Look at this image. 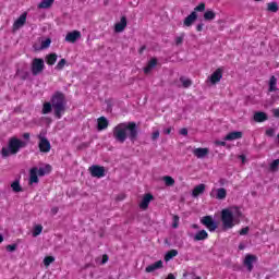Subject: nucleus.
<instances>
[{
	"label": "nucleus",
	"mask_w": 279,
	"mask_h": 279,
	"mask_svg": "<svg viewBox=\"0 0 279 279\" xmlns=\"http://www.w3.org/2000/svg\"><path fill=\"white\" fill-rule=\"evenodd\" d=\"M128 133H129V138L131 141H136V136L138 135V131H136V123L134 122H124L118 124L113 129V138L118 141V143H125L128 140Z\"/></svg>",
	"instance_id": "f257e3e1"
},
{
	"label": "nucleus",
	"mask_w": 279,
	"mask_h": 279,
	"mask_svg": "<svg viewBox=\"0 0 279 279\" xmlns=\"http://www.w3.org/2000/svg\"><path fill=\"white\" fill-rule=\"evenodd\" d=\"M241 209L239 207H229L221 210V222L223 230H232L234 226L241 223Z\"/></svg>",
	"instance_id": "f03ea898"
},
{
	"label": "nucleus",
	"mask_w": 279,
	"mask_h": 279,
	"mask_svg": "<svg viewBox=\"0 0 279 279\" xmlns=\"http://www.w3.org/2000/svg\"><path fill=\"white\" fill-rule=\"evenodd\" d=\"M52 108L54 110V117L62 119V114L66 111V98L64 94L56 92L51 97Z\"/></svg>",
	"instance_id": "7ed1b4c3"
},
{
	"label": "nucleus",
	"mask_w": 279,
	"mask_h": 279,
	"mask_svg": "<svg viewBox=\"0 0 279 279\" xmlns=\"http://www.w3.org/2000/svg\"><path fill=\"white\" fill-rule=\"evenodd\" d=\"M22 147H25V142H23L16 137H11L9 140V146L3 147L1 150V154H2L3 158H8V156L19 154V151Z\"/></svg>",
	"instance_id": "20e7f679"
},
{
	"label": "nucleus",
	"mask_w": 279,
	"mask_h": 279,
	"mask_svg": "<svg viewBox=\"0 0 279 279\" xmlns=\"http://www.w3.org/2000/svg\"><path fill=\"white\" fill-rule=\"evenodd\" d=\"M38 140H39V149L40 151H43L44 154H48V151H51V143H49V140H47V137H45V133L40 132L38 134Z\"/></svg>",
	"instance_id": "39448f33"
},
{
	"label": "nucleus",
	"mask_w": 279,
	"mask_h": 279,
	"mask_svg": "<svg viewBox=\"0 0 279 279\" xmlns=\"http://www.w3.org/2000/svg\"><path fill=\"white\" fill-rule=\"evenodd\" d=\"M45 71V60L35 58L32 63L33 75H38Z\"/></svg>",
	"instance_id": "423d86ee"
},
{
	"label": "nucleus",
	"mask_w": 279,
	"mask_h": 279,
	"mask_svg": "<svg viewBox=\"0 0 279 279\" xmlns=\"http://www.w3.org/2000/svg\"><path fill=\"white\" fill-rule=\"evenodd\" d=\"M210 197H213L214 199H226V197H228V191H226V189L223 187H214L211 189L210 193H209Z\"/></svg>",
	"instance_id": "0eeeda50"
},
{
	"label": "nucleus",
	"mask_w": 279,
	"mask_h": 279,
	"mask_svg": "<svg viewBox=\"0 0 279 279\" xmlns=\"http://www.w3.org/2000/svg\"><path fill=\"white\" fill-rule=\"evenodd\" d=\"M202 223L204 227L207 228V230H209V232H215V230H217L218 226L217 222L215 221V219L211 218V216H205L202 218Z\"/></svg>",
	"instance_id": "6e6552de"
},
{
	"label": "nucleus",
	"mask_w": 279,
	"mask_h": 279,
	"mask_svg": "<svg viewBox=\"0 0 279 279\" xmlns=\"http://www.w3.org/2000/svg\"><path fill=\"white\" fill-rule=\"evenodd\" d=\"M258 260L256 255L246 254L243 260L244 267H246L247 271H252L254 269V264Z\"/></svg>",
	"instance_id": "1a4fd4ad"
},
{
	"label": "nucleus",
	"mask_w": 279,
	"mask_h": 279,
	"mask_svg": "<svg viewBox=\"0 0 279 279\" xmlns=\"http://www.w3.org/2000/svg\"><path fill=\"white\" fill-rule=\"evenodd\" d=\"M89 173L92 178H105L106 177V168L101 166H92L89 167Z\"/></svg>",
	"instance_id": "9d476101"
},
{
	"label": "nucleus",
	"mask_w": 279,
	"mask_h": 279,
	"mask_svg": "<svg viewBox=\"0 0 279 279\" xmlns=\"http://www.w3.org/2000/svg\"><path fill=\"white\" fill-rule=\"evenodd\" d=\"M223 77V70L221 68H218L210 76H208V82L210 84H219L221 82V78Z\"/></svg>",
	"instance_id": "9b49d317"
},
{
	"label": "nucleus",
	"mask_w": 279,
	"mask_h": 279,
	"mask_svg": "<svg viewBox=\"0 0 279 279\" xmlns=\"http://www.w3.org/2000/svg\"><path fill=\"white\" fill-rule=\"evenodd\" d=\"M82 38V33L80 31H73L66 34L65 41L66 43H75Z\"/></svg>",
	"instance_id": "f8f14e48"
},
{
	"label": "nucleus",
	"mask_w": 279,
	"mask_h": 279,
	"mask_svg": "<svg viewBox=\"0 0 279 279\" xmlns=\"http://www.w3.org/2000/svg\"><path fill=\"white\" fill-rule=\"evenodd\" d=\"M197 21V14L193 11L190 15H187L183 21V27H192L193 23Z\"/></svg>",
	"instance_id": "ddd939ff"
},
{
	"label": "nucleus",
	"mask_w": 279,
	"mask_h": 279,
	"mask_svg": "<svg viewBox=\"0 0 279 279\" xmlns=\"http://www.w3.org/2000/svg\"><path fill=\"white\" fill-rule=\"evenodd\" d=\"M151 199H154V196L151 194L144 195V197L142 198V201L140 203V208L142 210H147V208H149V204H150Z\"/></svg>",
	"instance_id": "4468645a"
},
{
	"label": "nucleus",
	"mask_w": 279,
	"mask_h": 279,
	"mask_svg": "<svg viewBox=\"0 0 279 279\" xmlns=\"http://www.w3.org/2000/svg\"><path fill=\"white\" fill-rule=\"evenodd\" d=\"M162 260L155 262L146 267V274H154V271H158V269H162Z\"/></svg>",
	"instance_id": "2eb2a0df"
},
{
	"label": "nucleus",
	"mask_w": 279,
	"mask_h": 279,
	"mask_svg": "<svg viewBox=\"0 0 279 279\" xmlns=\"http://www.w3.org/2000/svg\"><path fill=\"white\" fill-rule=\"evenodd\" d=\"M27 21V13H23L13 24V29H21Z\"/></svg>",
	"instance_id": "dca6fc26"
},
{
	"label": "nucleus",
	"mask_w": 279,
	"mask_h": 279,
	"mask_svg": "<svg viewBox=\"0 0 279 279\" xmlns=\"http://www.w3.org/2000/svg\"><path fill=\"white\" fill-rule=\"evenodd\" d=\"M125 27H128V20L125 19V16H123L121 17L120 22H118L114 25V32H117L118 34H121V32H123Z\"/></svg>",
	"instance_id": "f3484780"
},
{
	"label": "nucleus",
	"mask_w": 279,
	"mask_h": 279,
	"mask_svg": "<svg viewBox=\"0 0 279 279\" xmlns=\"http://www.w3.org/2000/svg\"><path fill=\"white\" fill-rule=\"evenodd\" d=\"M243 138V132L234 131L226 135L225 141H239Z\"/></svg>",
	"instance_id": "a211bd4d"
},
{
	"label": "nucleus",
	"mask_w": 279,
	"mask_h": 279,
	"mask_svg": "<svg viewBox=\"0 0 279 279\" xmlns=\"http://www.w3.org/2000/svg\"><path fill=\"white\" fill-rule=\"evenodd\" d=\"M204 191H206V184L201 183L196 185L192 191V197H199V195H203Z\"/></svg>",
	"instance_id": "6ab92c4d"
},
{
	"label": "nucleus",
	"mask_w": 279,
	"mask_h": 279,
	"mask_svg": "<svg viewBox=\"0 0 279 279\" xmlns=\"http://www.w3.org/2000/svg\"><path fill=\"white\" fill-rule=\"evenodd\" d=\"M157 64H158V60L156 58L150 59L147 65L144 68V73L146 75L151 73V70L156 69Z\"/></svg>",
	"instance_id": "aec40b11"
},
{
	"label": "nucleus",
	"mask_w": 279,
	"mask_h": 279,
	"mask_svg": "<svg viewBox=\"0 0 279 279\" xmlns=\"http://www.w3.org/2000/svg\"><path fill=\"white\" fill-rule=\"evenodd\" d=\"M209 151L210 150L208 148H195L193 150V154L196 158H206V156H208Z\"/></svg>",
	"instance_id": "412c9836"
},
{
	"label": "nucleus",
	"mask_w": 279,
	"mask_h": 279,
	"mask_svg": "<svg viewBox=\"0 0 279 279\" xmlns=\"http://www.w3.org/2000/svg\"><path fill=\"white\" fill-rule=\"evenodd\" d=\"M253 119H254V121H256V123H263V122L267 121L268 117H267V113H265L263 111H257L254 113Z\"/></svg>",
	"instance_id": "4be33fe9"
},
{
	"label": "nucleus",
	"mask_w": 279,
	"mask_h": 279,
	"mask_svg": "<svg viewBox=\"0 0 279 279\" xmlns=\"http://www.w3.org/2000/svg\"><path fill=\"white\" fill-rule=\"evenodd\" d=\"M29 184H38V168L31 169Z\"/></svg>",
	"instance_id": "5701e85b"
},
{
	"label": "nucleus",
	"mask_w": 279,
	"mask_h": 279,
	"mask_svg": "<svg viewBox=\"0 0 279 279\" xmlns=\"http://www.w3.org/2000/svg\"><path fill=\"white\" fill-rule=\"evenodd\" d=\"M109 125L108 119L106 117H100L98 119V131L101 132V130H106Z\"/></svg>",
	"instance_id": "b1692460"
},
{
	"label": "nucleus",
	"mask_w": 279,
	"mask_h": 279,
	"mask_svg": "<svg viewBox=\"0 0 279 279\" xmlns=\"http://www.w3.org/2000/svg\"><path fill=\"white\" fill-rule=\"evenodd\" d=\"M278 78L276 76H271L269 81V93H276L278 90Z\"/></svg>",
	"instance_id": "393cba45"
},
{
	"label": "nucleus",
	"mask_w": 279,
	"mask_h": 279,
	"mask_svg": "<svg viewBox=\"0 0 279 279\" xmlns=\"http://www.w3.org/2000/svg\"><path fill=\"white\" fill-rule=\"evenodd\" d=\"M37 173L40 177L47 175L48 173H51V166L50 165H46L44 167H40L39 169L37 168Z\"/></svg>",
	"instance_id": "a878e982"
},
{
	"label": "nucleus",
	"mask_w": 279,
	"mask_h": 279,
	"mask_svg": "<svg viewBox=\"0 0 279 279\" xmlns=\"http://www.w3.org/2000/svg\"><path fill=\"white\" fill-rule=\"evenodd\" d=\"M216 16H217V13H215V11L210 9L206 10L204 13L205 21H215Z\"/></svg>",
	"instance_id": "bb28decb"
},
{
	"label": "nucleus",
	"mask_w": 279,
	"mask_h": 279,
	"mask_svg": "<svg viewBox=\"0 0 279 279\" xmlns=\"http://www.w3.org/2000/svg\"><path fill=\"white\" fill-rule=\"evenodd\" d=\"M53 1H56V0H43V1L38 4V9H39V10H47V9H49L51 5H53Z\"/></svg>",
	"instance_id": "cd10ccee"
},
{
	"label": "nucleus",
	"mask_w": 279,
	"mask_h": 279,
	"mask_svg": "<svg viewBox=\"0 0 279 279\" xmlns=\"http://www.w3.org/2000/svg\"><path fill=\"white\" fill-rule=\"evenodd\" d=\"M57 60H58V54H56V53H50L46 57V62L50 66H53V64H56Z\"/></svg>",
	"instance_id": "c85d7f7f"
},
{
	"label": "nucleus",
	"mask_w": 279,
	"mask_h": 279,
	"mask_svg": "<svg viewBox=\"0 0 279 279\" xmlns=\"http://www.w3.org/2000/svg\"><path fill=\"white\" fill-rule=\"evenodd\" d=\"M204 239H208L206 230H202L194 235V241H204Z\"/></svg>",
	"instance_id": "c756f323"
},
{
	"label": "nucleus",
	"mask_w": 279,
	"mask_h": 279,
	"mask_svg": "<svg viewBox=\"0 0 279 279\" xmlns=\"http://www.w3.org/2000/svg\"><path fill=\"white\" fill-rule=\"evenodd\" d=\"M180 82L182 83L183 88H189L193 85V81L186 78L185 76H181Z\"/></svg>",
	"instance_id": "7c9ffc66"
},
{
	"label": "nucleus",
	"mask_w": 279,
	"mask_h": 279,
	"mask_svg": "<svg viewBox=\"0 0 279 279\" xmlns=\"http://www.w3.org/2000/svg\"><path fill=\"white\" fill-rule=\"evenodd\" d=\"M53 108L51 102H45L41 109L43 114H49Z\"/></svg>",
	"instance_id": "2f4dec72"
},
{
	"label": "nucleus",
	"mask_w": 279,
	"mask_h": 279,
	"mask_svg": "<svg viewBox=\"0 0 279 279\" xmlns=\"http://www.w3.org/2000/svg\"><path fill=\"white\" fill-rule=\"evenodd\" d=\"M162 181L165 182L166 186H173V184H175V180L170 175L163 177Z\"/></svg>",
	"instance_id": "473e14b6"
},
{
	"label": "nucleus",
	"mask_w": 279,
	"mask_h": 279,
	"mask_svg": "<svg viewBox=\"0 0 279 279\" xmlns=\"http://www.w3.org/2000/svg\"><path fill=\"white\" fill-rule=\"evenodd\" d=\"M175 256H178V251L171 250V251H169V252L166 254L165 260H166V262H169V260H171V258H175Z\"/></svg>",
	"instance_id": "72a5a7b5"
},
{
	"label": "nucleus",
	"mask_w": 279,
	"mask_h": 279,
	"mask_svg": "<svg viewBox=\"0 0 279 279\" xmlns=\"http://www.w3.org/2000/svg\"><path fill=\"white\" fill-rule=\"evenodd\" d=\"M11 189L14 193H21L23 191V187H21V184L19 183V181H14L11 184Z\"/></svg>",
	"instance_id": "f704fd0d"
},
{
	"label": "nucleus",
	"mask_w": 279,
	"mask_h": 279,
	"mask_svg": "<svg viewBox=\"0 0 279 279\" xmlns=\"http://www.w3.org/2000/svg\"><path fill=\"white\" fill-rule=\"evenodd\" d=\"M268 12H278V2H269L267 4Z\"/></svg>",
	"instance_id": "c9c22d12"
},
{
	"label": "nucleus",
	"mask_w": 279,
	"mask_h": 279,
	"mask_svg": "<svg viewBox=\"0 0 279 279\" xmlns=\"http://www.w3.org/2000/svg\"><path fill=\"white\" fill-rule=\"evenodd\" d=\"M41 232H43V227H41V225H36V226L33 228L32 234H33V236H38L39 234H41Z\"/></svg>",
	"instance_id": "e433bc0d"
},
{
	"label": "nucleus",
	"mask_w": 279,
	"mask_h": 279,
	"mask_svg": "<svg viewBox=\"0 0 279 279\" xmlns=\"http://www.w3.org/2000/svg\"><path fill=\"white\" fill-rule=\"evenodd\" d=\"M54 262H56V257H53V256H46L44 258L45 267H49V265H51V263H54Z\"/></svg>",
	"instance_id": "4c0bfd02"
},
{
	"label": "nucleus",
	"mask_w": 279,
	"mask_h": 279,
	"mask_svg": "<svg viewBox=\"0 0 279 279\" xmlns=\"http://www.w3.org/2000/svg\"><path fill=\"white\" fill-rule=\"evenodd\" d=\"M65 64H66V60L65 59H61L58 62V64L56 65L57 71H62V69H64Z\"/></svg>",
	"instance_id": "58836bf2"
},
{
	"label": "nucleus",
	"mask_w": 279,
	"mask_h": 279,
	"mask_svg": "<svg viewBox=\"0 0 279 279\" xmlns=\"http://www.w3.org/2000/svg\"><path fill=\"white\" fill-rule=\"evenodd\" d=\"M206 10V3L202 2L197 7L194 8V12H204Z\"/></svg>",
	"instance_id": "ea45409f"
},
{
	"label": "nucleus",
	"mask_w": 279,
	"mask_h": 279,
	"mask_svg": "<svg viewBox=\"0 0 279 279\" xmlns=\"http://www.w3.org/2000/svg\"><path fill=\"white\" fill-rule=\"evenodd\" d=\"M278 167H279V159H276L270 163V171H278Z\"/></svg>",
	"instance_id": "a19ab883"
},
{
	"label": "nucleus",
	"mask_w": 279,
	"mask_h": 279,
	"mask_svg": "<svg viewBox=\"0 0 279 279\" xmlns=\"http://www.w3.org/2000/svg\"><path fill=\"white\" fill-rule=\"evenodd\" d=\"M180 226V217L179 216H173L172 218V228H178Z\"/></svg>",
	"instance_id": "79ce46f5"
},
{
	"label": "nucleus",
	"mask_w": 279,
	"mask_h": 279,
	"mask_svg": "<svg viewBox=\"0 0 279 279\" xmlns=\"http://www.w3.org/2000/svg\"><path fill=\"white\" fill-rule=\"evenodd\" d=\"M184 33H182L180 36L175 37V45H182L184 43Z\"/></svg>",
	"instance_id": "37998d69"
},
{
	"label": "nucleus",
	"mask_w": 279,
	"mask_h": 279,
	"mask_svg": "<svg viewBox=\"0 0 279 279\" xmlns=\"http://www.w3.org/2000/svg\"><path fill=\"white\" fill-rule=\"evenodd\" d=\"M49 45H51V39H45L44 41H41V49H47Z\"/></svg>",
	"instance_id": "c03bdc74"
},
{
	"label": "nucleus",
	"mask_w": 279,
	"mask_h": 279,
	"mask_svg": "<svg viewBox=\"0 0 279 279\" xmlns=\"http://www.w3.org/2000/svg\"><path fill=\"white\" fill-rule=\"evenodd\" d=\"M247 232H250V227H245L240 231L241 236H245V234H247Z\"/></svg>",
	"instance_id": "a18cd8bd"
},
{
	"label": "nucleus",
	"mask_w": 279,
	"mask_h": 279,
	"mask_svg": "<svg viewBox=\"0 0 279 279\" xmlns=\"http://www.w3.org/2000/svg\"><path fill=\"white\" fill-rule=\"evenodd\" d=\"M276 134V130L275 129H268L267 131H266V135L267 136H274Z\"/></svg>",
	"instance_id": "49530a36"
},
{
	"label": "nucleus",
	"mask_w": 279,
	"mask_h": 279,
	"mask_svg": "<svg viewBox=\"0 0 279 279\" xmlns=\"http://www.w3.org/2000/svg\"><path fill=\"white\" fill-rule=\"evenodd\" d=\"M108 260H109V257H108V255H102V258H101V262H100V265H106V263H108Z\"/></svg>",
	"instance_id": "de8ad7c7"
},
{
	"label": "nucleus",
	"mask_w": 279,
	"mask_h": 279,
	"mask_svg": "<svg viewBox=\"0 0 279 279\" xmlns=\"http://www.w3.org/2000/svg\"><path fill=\"white\" fill-rule=\"evenodd\" d=\"M7 252H16V245H8Z\"/></svg>",
	"instance_id": "09e8293b"
},
{
	"label": "nucleus",
	"mask_w": 279,
	"mask_h": 279,
	"mask_svg": "<svg viewBox=\"0 0 279 279\" xmlns=\"http://www.w3.org/2000/svg\"><path fill=\"white\" fill-rule=\"evenodd\" d=\"M238 158L241 160L242 165H245V162H247V158L245 157V155H240Z\"/></svg>",
	"instance_id": "8fccbe9b"
},
{
	"label": "nucleus",
	"mask_w": 279,
	"mask_h": 279,
	"mask_svg": "<svg viewBox=\"0 0 279 279\" xmlns=\"http://www.w3.org/2000/svg\"><path fill=\"white\" fill-rule=\"evenodd\" d=\"M159 136H160V132L155 131V132L153 133L151 138H153V141H156V138H158Z\"/></svg>",
	"instance_id": "3c124183"
},
{
	"label": "nucleus",
	"mask_w": 279,
	"mask_h": 279,
	"mask_svg": "<svg viewBox=\"0 0 279 279\" xmlns=\"http://www.w3.org/2000/svg\"><path fill=\"white\" fill-rule=\"evenodd\" d=\"M180 134H181L182 136H186V135L189 134V130H186V129H181V130H180Z\"/></svg>",
	"instance_id": "603ef678"
},
{
	"label": "nucleus",
	"mask_w": 279,
	"mask_h": 279,
	"mask_svg": "<svg viewBox=\"0 0 279 279\" xmlns=\"http://www.w3.org/2000/svg\"><path fill=\"white\" fill-rule=\"evenodd\" d=\"M204 29V24H197V26H196V31L197 32H202Z\"/></svg>",
	"instance_id": "864d4df0"
},
{
	"label": "nucleus",
	"mask_w": 279,
	"mask_h": 279,
	"mask_svg": "<svg viewBox=\"0 0 279 279\" xmlns=\"http://www.w3.org/2000/svg\"><path fill=\"white\" fill-rule=\"evenodd\" d=\"M216 145H220L221 147H226V142L217 141Z\"/></svg>",
	"instance_id": "5fc2aeb1"
},
{
	"label": "nucleus",
	"mask_w": 279,
	"mask_h": 279,
	"mask_svg": "<svg viewBox=\"0 0 279 279\" xmlns=\"http://www.w3.org/2000/svg\"><path fill=\"white\" fill-rule=\"evenodd\" d=\"M171 130H172L171 128L165 129L163 134H171Z\"/></svg>",
	"instance_id": "6e6d98bb"
},
{
	"label": "nucleus",
	"mask_w": 279,
	"mask_h": 279,
	"mask_svg": "<svg viewBox=\"0 0 279 279\" xmlns=\"http://www.w3.org/2000/svg\"><path fill=\"white\" fill-rule=\"evenodd\" d=\"M272 112H274V116H275V117H277V118L279 117V109H274Z\"/></svg>",
	"instance_id": "4d7b16f0"
},
{
	"label": "nucleus",
	"mask_w": 279,
	"mask_h": 279,
	"mask_svg": "<svg viewBox=\"0 0 279 279\" xmlns=\"http://www.w3.org/2000/svg\"><path fill=\"white\" fill-rule=\"evenodd\" d=\"M23 138H25L26 141L29 140V133H24Z\"/></svg>",
	"instance_id": "13d9d810"
},
{
	"label": "nucleus",
	"mask_w": 279,
	"mask_h": 279,
	"mask_svg": "<svg viewBox=\"0 0 279 279\" xmlns=\"http://www.w3.org/2000/svg\"><path fill=\"white\" fill-rule=\"evenodd\" d=\"M53 215L58 214V207L52 208Z\"/></svg>",
	"instance_id": "bf43d9fd"
},
{
	"label": "nucleus",
	"mask_w": 279,
	"mask_h": 279,
	"mask_svg": "<svg viewBox=\"0 0 279 279\" xmlns=\"http://www.w3.org/2000/svg\"><path fill=\"white\" fill-rule=\"evenodd\" d=\"M0 243H3V235L0 233Z\"/></svg>",
	"instance_id": "052dcab7"
},
{
	"label": "nucleus",
	"mask_w": 279,
	"mask_h": 279,
	"mask_svg": "<svg viewBox=\"0 0 279 279\" xmlns=\"http://www.w3.org/2000/svg\"><path fill=\"white\" fill-rule=\"evenodd\" d=\"M239 250H245V246L240 245V246H239Z\"/></svg>",
	"instance_id": "680f3d73"
}]
</instances>
